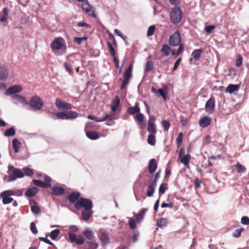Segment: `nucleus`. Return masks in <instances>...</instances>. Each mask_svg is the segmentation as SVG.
Masks as SVG:
<instances>
[{"mask_svg":"<svg viewBox=\"0 0 249 249\" xmlns=\"http://www.w3.org/2000/svg\"><path fill=\"white\" fill-rule=\"evenodd\" d=\"M167 223V219L164 218H162L160 219H158L157 221V225L161 228L166 226Z\"/></svg>","mask_w":249,"mask_h":249,"instance_id":"nucleus-37","label":"nucleus"},{"mask_svg":"<svg viewBox=\"0 0 249 249\" xmlns=\"http://www.w3.org/2000/svg\"><path fill=\"white\" fill-rule=\"evenodd\" d=\"M236 167L239 173H243L246 171V168L239 163H237Z\"/></svg>","mask_w":249,"mask_h":249,"instance_id":"nucleus-50","label":"nucleus"},{"mask_svg":"<svg viewBox=\"0 0 249 249\" xmlns=\"http://www.w3.org/2000/svg\"><path fill=\"white\" fill-rule=\"evenodd\" d=\"M129 80L123 79L121 85V89L122 90L124 89L129 83Z\"/></svg>","mask_w":249,"mask_h":249,"instance_id":"nucleus-56","label":"nucleus"},{"mask_svg":"<svg viewBox=\"0 0 249 249\" xmlns=\"http://www.w3.org/2000/svg\"><path fill=\"white\" fill-rule=\"evenodd\" d=\"M98 237L101 242L102 246H106L109 243L110 238L107 233L104 231H99Z\"/></svg>","mask_w":249,"mask_h":249,"instance_id":"nucleus-11","label":"nucleus"},{"mask_svg":"<svg viewBox=\"0 0 249 249\" xmlns=\"http://www.w3.org/2000/svg\"><path fill=\"white\" fill-rule=\"evenodd\" d=\"M211 118L207 116H205L200 119L199 120V125L202 127H206L209 125L211 123Z\"/></svg>","mask_w":249,"mask_h":249,"instance_id":"nucleus-18","label":"nucleus"},{"mask_svg":"<svg viewBox=\"0 0 249 249\" xmlns=\"http://www.w3.org/2000/svg\"><path fill=\"white\" fill-rule=\"evenodd\" d=\"M244 231V228L236 229L233 233L232 236L235 238H238L241 235V232Z\"/></svg>","mask_w":249,"mask_h":249,"instance_id":"nucleus-44","label":"nucleus"},{"mask_svg":"<svg viewBox=\"0 0 249 249\" xmlns=\"http://www.w3.org/2000/svg\"><path fill=\"white\" fill-rule=\"evenodd\" d=\"M22 88L19 85H14L9 88L6 92L7 95H11L22 91Z\"/></svg>","mask_w":249,"mask_h":249,"instance_id":"nucleus-13","label":"nucleus"},{"mask_svg":"<svg viewBox=\"0 0 249 249\" xmlns=\"http://www.w3.org/2000/svg\"><path fill=\"white\" fill-rule=\"evenodd\" d=\"M147 130L150 134H156L157 133V126L155 124L148 123Z\"/></svg>","mask_w":249,"mask_h":249,"instance_id":"nucleus-31","label":"nucleus"},{"mask_svg":"<svg viewBox=\"0 0 249 249\" xmlns=\"http://www.w3.org/2000/svg\"><path fill=\"white\" fill-rule=\"evenodd\" d=\"M153 68V63L152 61H147L146 64L145 70L146 71H150Z\"/></svg>","mask_w":249,"mask_h":249,"instance_id":"nucleus-49","label":"nucleus"},{"mask_svg":"<svg viewBox=\"0 0 249 249\" xmlns=\"http://www.w3.org/2000/svg\"><path fill=\"white\" fill-rule=\"evenodd\" d=\"M8 74V70L5 66H0V79L5 80Z\"/></svg>","mask_w":249,"mask_h":249,"instance_id":"nucleus-20","label":"nucleus"},{"mask_svg":"<svg viewBox=\"0 0 249 249\" xmlns=\"http://www.w3.org/2000/svg\"><path fill=\"white\" fill-rule=\"evenodd\" d=\"M93 124L92 123L89 122L87 124L86 127H85V131L86 133L87 131H90L93 127Z\"/></svg>","mask_w":249,"mask_h":249,"instance_id":"nucleus-57","label":"nucleus"},{"mask_svg":"<svg viewBox=\"0 0 249 249\" xmlns=\"http://www.w3.org/2000/svg\"><path fill=\"white\" fill-rule=\"evenodd\" d=\"M88 118L90 120H95L97 122H100L106 121L107 119H109V120H112L113 119V116L111 115H107L104 117V118L103 119L97 120L95 117L92 116L91 115H89L88 116Z\"/></svg>","mask_w":249,"mask_h":249,"instance_id":"nucleus-27","label":"nucleus"},{"mask_svg":"<svg viewBox=\"0 0 249 249\" xmlns=\"http://www.w3.org/2000/svg\"><path fill=\"white\" fill-rule=\"evenodd\" d=\"M26 196L28 197L29 204H31V188H29L25 194Z\"/></svg>","mask_w":249,"mask_h":249,"instance_id":"nucleus-54","label":"nucleus"},{"mask_svg":"<svg viewBox=\"0 0 249 249\" xmlns=\"http://www.w3.org/2000/svg\"><path fill=\"white\" fill-rule=\"evenodd\" d=\"M13 193L10 192V190H6L2 192L0 194V196L2 198V203L4 204H8L11 203L13 201V198L11 197L13 196Z\"/></svg>","mask_w":249,"mask_h":249,"instance_id":"nucleus-8","label":"nucleus"},{"mask_svg":"<svg viewBox=\"0 0 249 249\" xmlns=\"http://www.w3.org/2000/svg\"><path fill=\"white\" fill-rule=\"evenodd\" d=\"M188 152L189 153V149H188ZM178 158L180 160V162L183 164L186 167L189 168V163L191 159V156L189 153Z\"/></svg>","mask_w":249,"mask_h":249,"instance_id":"nucleus-15","label":"nucleus"},{"mask_svg":"<svg viewBox=\"0 0 249 249\" xmlns=\"http://www.w3.org/2000/svg\"><path fill=\"white\" fill-rule=\"evenodd\" d=\"M169 42L170 45L172 46H177L180 44L181 36L178 31L176 32L170 36Z\"/></svg>","mask_w":249,"mask_h":249,"instance_id":"nucleus-9","label":"nucleus"},{"mask_svg":"<svg viewBox=\"0 0 249 249\" xmlns=\"http://www.w3.org/2000/svg\"><path fill=\"white\" fill-rule=\"evenodd\" d=\"M215 108V100L213 97H211L205 104V111L209 114H213Z\"/></svg>","mask_w":249,"mask_h":249,"instance_id":"nucleus-10","label":"nucleus"},{"mask_svg":"<svg viewBox=\"0 0 249 249\" xmlns=\"http://www.w3.org/2000/svg\"><path fill=\"white\" fill-rule=\"evenodd\" d=\"M32 182L34 185L43 188H50L52 186L51 184L45 183L44 182L37 179H33Z\"/></svg>","mask_w":249,"mask_h":249,"instance_id":"nucleus-22","label":"nucleus"},{"mask_svg":"<svg viewBox=\"0 0 249 249\" xmlns=\"http://www.w3.org/2000/svg\"><path fill=\"white\" fill-rule=\"evenodd\" d=\"M170 51L171 49L167 44H164L162 45L161 52L164 54L165 56L169 55Z\"/></svg>","mask_w":249,"mask_h":249,"instance_id":"nucleus-36","label":"nucleus"},{"mask_svg":"<svg viewBox=\"0 0 249 249\" xmlns=\"http://www.w3.org/2000/svg\"><path fill=\"white\" fill-rule=\"evenodd\" d=\"M156 186L157 185L152 182H150L148 184L147 189L146 191V195L148 196L151 197L153 195Z\"/></svg>","mask_w":249,"mask_h":249,"instance_id":"nucleus-21","label":"nucleus"},{"mask_svg":"<svg viewBox=\"0 0 249 249\" xmlns=\"http://www.w3.org/2000/svg\"><path fill=\"white\" fill-rule=\"evenodd\" d=\"M120 100L118 96H116L114 99L112 101L111 109L113 112H115L120 104Z\"/></svg>","mask_w":249,"mask_h":249,"instance_id":"nucleus-26","label":"nucleus"},{"mask_svg":"<svg viewBox=\"0 0 249 249\" xmlns=\"http://www.w3.org/2000/svg\"><path fill=\"white\" fill-rule=\"evenodd\" d=\"M241 222L244 225H249V218L248 216H244L241 218Z\"/></svg>","mask_w":249,"mask_h":249,"instance_id":"nucleus-53","label":"nucleus"},{"mask_svg":"<svg viewBox=\"0 0 249 249\" xmlns=\"http://www.w3.org/2000/svg\"><path fill=\"white\" fill-rule=\"evenodd\" d=\"M89 244L88 249H97L98 247V244L96 242L95 240H93L87 242Z\"/></svg>","mask_w":249,"mask_h":249,"instance_id":"nucleus-41","label":"nucleus"},{"mask_svg":"<svg viewBox=\"0 0 249 249\" xmlns=\"http://www.w3.org/2000/svg\"><path fill=\"white\" fill-rule=\"evenodd\" d=\"M239 89L238 85L230 84L226 89L225 92L229 93H232L234 91H237Z\"/></svg>","mask_w":249,"mask_h":249,"instance_id":"nucleus-32","label":"nucleus"},{"mask_svg":"<svg viewBox=\"0 0 249 249\" xmlns=\"http://www.w3.org/2000/svg\"><path fill=\"white\" fill-rule=\"evenodd\" d=\"M86 134L87 137L91 140H96L99 138V134L96 131H87Z\"/></svg>","mask_w":249,"mask_h":249,"instance_id":"nucleus-30","label":"nucleus"},{"mask_svg":"<svg viewBox=\"0 0 249 249\" xmlns=\"http://www.w3.org/2000/svg\"><path fill=\"white\" fill-rule=\"evenodd\" d=\"M168 89V88L166 85L163 86V89H158V93L160 94L165 101L167 100Z\"/></svg>","mask_w":249,"mask_h":249,"instance_id":"nucleus-29","label":"nucleus"},{"mask_svg":"<svg viewBox=\"0 0 249 249\" xmlns=\"http://www.w3.org/2000/svg\"><path fill=\"white\" fill-rule=\"evenodd\" d=\"M56 116V119L60 120H72L78 116V113L74 111H63L56 113H52Z\"/></svg>","mask_w":249,"mask_h":249,"instance_id":"nucleus-3","label":"nucleus"},{"mask_svg":"<svg viewBox=\"0 0 249 249\" xmlns=\"http://www.w3.org/2000/svg\"><path fill=\"white\" fill-rule=\"evenodd\" d=\"M157 168V164L154 159H151L148 164V171L150 173L152 174L156 170Z\"/></svg>","mask_w":249,"mask_h":249,"instance_id":"nucleus-23","label":"nucleus"},{"mask_svg":"<svg viewBox=\"0 0 249 249\" xmlns=\"http://www.w3.org/2000/svg\"><path fill=\"white\" fill-rule=\"evenodd\" d=\"M133 68V65H130L127 69L125 71L124 73V77L123 79L130 80L132 77V71Z\"/></svg>","mask_w":249,"mask_h":249,"instance_id":"nucleus-24","label":"nucleus"},{"mask_svg":"<svg viewBox=\"0 0 249 249\" xmlns=\"http://www.w3.org/2000/svg\"><path fill=\"white\" fill-rule=\"evenodd\" d=\"M147 211V209L146 208L142 209L140 212L135 215V218L138 223L141 222L143 218H144V215L146 212Z\"/></svg>","mask_w":249,"mask_h":249,"instance_id":"nucleus-25","label":"nucleus"},{"mask_svg":"<svg viewBox=\"0 0 249 249\" xmlns=\"http://www.w3.org/2000/svg\"><path fill=\"white\" fill-rule=\"evenodd\" d=\"M179 45V48L178 50L176 53V56H178L180 53H182L184 51V46L183 44H180Z\"/></svg>","mask_w":249,"mask_h":249,"instance_id":"nucleus-59","label":"nucleus"},{"mask_svg":"<svg viewBox=\"0 0 249 249\" xmlns=\"http://www.w3.org/2000/svg\"><path fill=\"white\" fill-rule=\"evenodd\" d=\"M8 173L9 174L8 181L9 182L24 176V173L20 169L15 168L13 165L9 166Z\"/></svg>","mask_w":249,"mask_h":249,"instance_id":"nucleus-4","label":"nucleus"},{"mask_svg":"<svg viewBox=\"0 0 249 249\" xmlns=\"http://www.w3.org/2000/svg\"><path fill=\"white\" fill-rule=\"evenodd\" d=\"M156 30V26L155 25L150 26L147 30V36H150L153 35L155 33Z\"/></svg>","mask_w":249,"mask_h":249,"instance_id":"nucleus-46","label":"nucleus"},{"mask_svg":"<svg viewBox=\"0 0 249 249\" xmlns=\"http://www.w3.org/2000/svg\"><path fill=\"white\" fill-rule=\"evenodd\" d=\"M202 51L201 49H196L192 53V55L196 60H198L201 56Z\"/></svg>","mask_w":249,"mask_h":249,"instance_id":"nucleus-38","label":"nucleus"},{"mask_svg":"<svg viewBox=\"0 0 249 249\" xmlns=\"http://www.w3.org/2000/svg\"><path fill=\"white\" fill-rule=\"evenodd\" d=\"M242 59L243 58L242 56L240 54H238L236 60V66L237 67H239L242 65Z\"/></svg>","mask_w":249,"mask_h":249,"instance_id":"nucleus-52","label":"nucleus"},{"mask_svg":"<svg viewBox=\"0 0 249 249\" xmlns=\"http://www.w3.org/2000/svg\"><path fill=\"white\" fill-rule=\"evenodd\" d=\"M86 12L87 13H88V15H89L90 16H92L93 17H95L96 16V15L94 13V11L93 9V8L91 7L89 9H88V10L87 11H86Z\"/></svg>","mask_w":249,"mask_h":249,"instance_id":"nucleus-61","label":"nucleus"},{"mask_svg":"<svg viewBox=\"0 0 249 249\" xmlns=\"http://www.w3.org/2000/svg\"><path fill=\"white\" fill-rule=\"evenodd\" d=\"M64 46L66 48L65 40L61 37L54 38L51 44V48L53 52H54L55 50L61 49Z\"/></svg>","mask_w":249,"mask_h":249,"instance_id":"nucleus-6","label":"nucleus"},{"mask_svg":"<svg viewBox=\"0 0 249 249\" xmlns=\"http://www.w3.org/2000/svg\"><path fill=\"white\" fill-rule=\"evenodd\" d=\"M10 192H12L13 193V196H20L22 194V192L20 190H10Z\"/></svg>","mask_w":249,"mask_h":249,"instance_id":"nucleus-62","label":"nucleus"},{"mask_svg":"<svg viewBox=\"0 0 249 249\" xmlns=\"http://www.w3.org/2000/svg\"><path fill=\"white\" fill-rule=\"evenodd\" d=\"M39 239L40 240L43 241L44 242L49 244V245H50L52 246H54V244L52 242H51L49 239H48L47 238L40 237H39Z\"/></svg>","mask_w":249,"mask_h":249,"instance_id":"nucleus-60","label":"nucleus"},{"mask_svg":"<svg viewBox=\"0 0 249 249\" xmlns=\"http://www.w3.org/2000/svg\"><path fill=\"white\" fill-rule=\"evenodd\" d=\"M129 227L131 229H135L136 228V224L135 220L132 218L131 217L129 219Z\"/></svg>","mask_w":249,"mask_h":249,"instance_id":"nucleus-48","label":"nucleus"},{"mask_svg":"<svg viewBox=\"0 0 249 249\" xmlns=\"http://www.w3.org/2000/svg\"><path fill=\"white\" fill-rule=\"evenodd\" d=\"M41 212L40 207L37 205V203L32 199V213L36 214H39Z\"/></svg>","mask_w":249,"mask_h":249,"instance_id":"nucleus-33","label":"nucleus"},{"mask_svg":"<svg viewBox=\"0 0 249 249\" xmlns=\"http://www.w3.org/2000/svg\"><path fill=\"white\" fill-rule=\"evenodd\" d=\"M13 148L15 153L19 152V149L21 146V143L17 138H15L12 141Z\"/></svg>","mask_w":249,"mask_h":249,"instance_id":"nucleus-28","label":"nucleus"},{"mask_svg":"<svg viewBox=\"0 0 249 249\" xmlns=\"http://www.w3.org/2000/svg\"><path fill=\"white\" fill-rule=\"evenodd\" d=\"M74 207L77 210L83 208L81 213V215L82 218L85 221L89 220L92 215V208L93 207V204L90 199L80 197L74 204Z\"/></svg>","mask_w":249,"mask_h":249,"instance_id":"nucleus-1","label":"nucleus"},{"mask_svg":"<svg viewBox=\"0 0 249 249\" xmlns=\"http://www.w3.org/2000/svg\"><path fill=\"white\" fill-rule=\"evenodd\" d=\"M60 233V231L58 229L53 230L50 233V237L52 240H55Z\"/></svg>","mask_w":249,"mask_h":249,"instance_id":"nucleus-42","label":"nucleus"},{"mask_svg":"<svg viewBox=\"0 0 249 249\" xmlns=\"http://www.w3.org/2000/svg\"><path fill=\"white\" fill-rule=\"evenodd\" d=\"M24 174L28 176H31V169L28 168H25L23 169Z\"/></svg>","mask_w":249,"mask_h":249,"instance_id":"nucleus-64","label":"nucleus"},{"mask_svg":"<svg viewBox=\"0 0 249 249\" xmlns=\"http://www.w3.org/2000/svg\"><path fill=\"white\" fill-rule=\"evenodd\" d=\"M127 113L130 115H134L135 114L140 113V108L139 107V104L136 103L134 107H130L127 108Z\"/></svg>","mask_w":249,"mask_h":249,"instance_id":"nucleus-17","label":"nucleus"},{"mask_svg":"<svg viewBox=\"0 0 249 249\" xmlns=\"http://www.w3.org/2000/svg\"><path fill=\"white\" fill-rule=\"evenodd\" d=\"M51 194L54 196L62 195L64 193V189L62 187H53L51 188Z\"/></svg>","mask_w":249,"mask_h":249,"instance_id":"nucleus-19","label":"nucleus"},{"mask_svg":"<svg viewBox=\"0 0 249 249\" xmlns=\"http://www.w3.org/2000/svg\"><path fill=\"white\" fill-rule=\"evenodd\" d=\"M182 18V12L179 7L173 8L170 13V19L171 21L175 24H178L181 20Z\"/></svg>","mask_w":249,"mask_h":249,"instance_id":"nucleus-5","label":"nucleus"},{"mask_svg":"<svg viewBox=\"0 0 249 249\" xmlns=\"http://www.w3.org/2000/svg\"><path fill=\"white\" fill-rule=\"evenodd\" d=\"M215 28V26L214 25H210L207 26L205 30L207 33H211L213 30Z\"/></svg>","mask_w":249,"mask_h":249,"instance_id":"nucleus-63","label":"nucleus"},{"mask_svg":"<svg viewBox=\"0 0 249 249\" xmlns=\"http://www.w3.org/2000/svg\"><path fill=\"white\" fill-rule=\"evenodd\" d=\"M68 240L71 243H75L77 245H82L85 242V239L81 235L77 236L73 232L77 231L78 229L75 225H71L69 228Z\"/></svg>","mask_w":249,"mask_h":249,"instance_id":"nucleus-2","label":"nucleus"},{"mask_svg":"<svg viewBox=\"0 0 249 249\" xmlns=\"http://www.w3.org/2000/svg\"><path fill=\"white\" fill-rule=\"evenodd\" d=\"M161 124L165 131H167L169 129V127L170 126V124L168 121L163 120L161 122Z\"/></svg>","mask_w":249,"mask_h":249,"instance_id":"nucleus-51","label":"nucleus"},{"mask_svg":"<svg viewBox=\"0 0 249 249\" xmlns=\"http://www.w3.org/2000/svg\"><path fill=\"white\" fill-rule=\"evenodd\" d=\"M64 66L66 70L69 72L70 74H72L73 73V69L71 66L70 60H69V62H65Z\"/></svg>","mask_w":249,"mask_h":249,"instance_id":"nucleus-35","label":"nucleus"},{"mask_svg":"<svg viewBox=\"0 0 249 249\" xmlns=\"http://www.w3.org/2000/svg\"><path fill=\"white\" fill-rule=\"evenodd\" d=\"M55 105L58 109H71L72 108V105L70 103H66L62 101L59 98L55 100Z\"/></svg>","mask_w":249,"mask_h":249,"instance_id":"nucleus-12","label":"nucleus"},{"mask_svg":"<svg viewBox=\"0 0 249 249\" xmlns=\"http://www.w3.org/2000/svg\"><path fill=\"white\" fill-rule=\"evenodd\" d=\"M44 106L42 99L37 96H32V110H39Z\"/></svg>","mask_w":249,"mask_h":249,"instance_id":"nucleus-7","label":"nucleus"},{"mask_svg":"<svg viewBox=\"0 0 249 249\" xmlns=\"http://www.w3.org/2000/svg\"><path fill=\"white\" fill-rule=\"evenodd\" d=\"M84 235L86 236L87 239L91 241L94 240L93 239L94 236L91 231L87 229L83 232Z\"/></svg>","mask_w":249,"mask_h":249,"instance_id":"nucleus-34","label":"nucleus"},{"mask_svg":"<svg viewBox=\"0 0 249 249\" xmlns=\"http://www.w3.org/2000/svg\"><path fill=\"white\" fill-rule=\"evenodd\" d=\"M15 134V130L14 128L12 127L6 129L4 132V135L6 137L13 136Z\"/></svg>","mask_w":249,"mask_h":249,"instance_id":"nucleus-39","label":"nucleus"},{"mask_svg":"<svg viewBox=\"0 0 249 249\" xmlns=\"http://www.w3.org/2000/svg\"><path fill=\"white\" fill-rule=\"evenodd\" d=\"M107 45L111 56H112L113 57L116 56V52L111 43L109 42H108L107 43Z\"/></svg>","mask_w":249,"mask_h":249,"instance_id":"nucleus-45","label":"nucleus"},{"mask_svg":"<svg viewBox=\"0 0 249 249\" xmlns=\"http://www.w3.org/2000/svg\"><path fill=\"white\" fill-rule=\"evenodd\" d=\"M156 134H150L148 136L147 142L151 145H154L156 142Z\"/></svg>","mask_w":249,"mask_h":249,"instance_id":"nucleus-40","label":"nucleus"},{"mask_svg":"<svg viewBox=\"0 0 249 249\" xmlns=\"http://www.w3.org/2000/svg\"><path fill=\"white\" fill-rule=\"evenodd\" d=\"M144 117V115L142 113L137 114L134 116V119L138 121L139 127L141 129H143L145 126V124L143 123Z\"/></svg>","mask_w":249,"mask_h":249,"instance_id":"nucleus-14","label":"nucleus"},{"mask_svg":"<svg viewBox=\"0 0 249 249\" xmlns=\"http://www.w3.org/2000/svg\"><path fill=\"white\" fill-rule=\"evenodd\" d=\"M183 137V135L182 133L180 132L178 134V137L176 139L177 144L178 147L181 145Z\"/></svg>","mask_w":249,"mask_h":249,"instance_id":"nucleus-47","label":"nucleus"},{"mask_svg":"<svg viewBox=\"0 0 249 249\" xmlns=\"http://www.w3.org/2000/svg\"><path fill=\"white\" fill-rule=\"evenodd\" d=\"M181 61V58H179L177 59V60L176 61V62L174 64V67L173 69V71H176L178 69V66L180 64Z\"/></svg>","mask_w":249,"mask_h":249,"instance_id":"nucleus-58","label":"nucleus"},{"mask_svg":"<svg viewBox=\"0 0 249 249\" xmlns=\"http://www.w3.org/2000/svg\"><path fill=\"white\" fill-rule=\"evenodd\" d=\"M81 193L78 192H72L70 194L68 199L71 203H75L80 198Z\"/></svg>","mask_w":249,"mask_h":249,"instance_id":"nucleus-16","label":"nucleus"},{"mask_svg":"<svg viewBox=\"0 0 249 249\" xmlns=\"http://www.w3.org/2000/svg\"><path fill=\"white\" fill-rule=\"evenodd\" d=\"M87 39L86 37H74L73 39V41L74 42L77 43L78 44H80L82 41L85 40Z\"/></svg>","mask_w":249,"mask_h":249,"instance_id":"nucleus-55","label":"nucleus"},{"mask_svg":"<svg viewBox=\"0 0 249 249\" xmlns=\"http://www.w3.org/2000/svg\"><path fill=\"white\" fill-rule=\"evenodd\" d=\"M167 189V184L166 183H162L159 188V195L160 196L164 194L166 190Z\"/></svg>","mask_w":249,"mask_h":249,"instance_id":"nucleus-43","label":"nucleus"}]
</instances>
